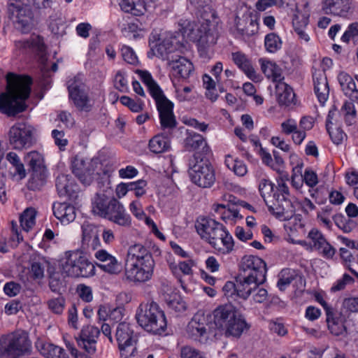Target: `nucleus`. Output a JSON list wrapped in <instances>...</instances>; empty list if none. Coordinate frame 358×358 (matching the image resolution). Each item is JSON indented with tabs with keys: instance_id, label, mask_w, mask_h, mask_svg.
Instances as JSON below:
<instances>
[{
	"instance_id": "62",
	"label": "nucleus",
	"mask_w": 358,
	"mask_h": 358,
	"mask_svg": "<svg viewBox=\"0 0 358 358\" xmlns=\"http://www.w3.org/2000/svg\"><path fill=\"white\" fill-rule=\"evenodd\" d=\"M147 181L145 180H138L130 182V189L134 192L136 197H141L146 193Z\"/></svg>"
},
{
	"instance_id": "30",
	"label": "nucleus",
	"mask_w": 358,
	"mask_h": 358,
	"mask_svg": "<svg viewBox=\"0 0 358 358\" xmlns=\"http://www.w3.org/2000/svg\"><path fill=\"white\" fill-rule=\"evenodd\" d=\"M168 64L173 76L182 79L189 78L194 71L192 62L184 57L170 60Z\"/></svg>"
},
{
	"instance_id": "44",
	"label": "nucleus",
	"mask_w": 358,
	"mask_h": 358,
	"mask_svg": "<svg viewBox=\"0 0 358 358\" xmlns=\"http://www.w3.org/2000/svg\"><path fill=\"white\" fill-rule=\"evenodd\" d=\"M111 203L112 199L105 196H97L93 202L92 211L94 214L106 218L111 209Z\"/></svg>"
},
{
	"instance_id": "45",
	"label": "nucleus",
	"mask_w": 358,
	"mask_h": 358,
	"mask_svg": "<svg viewBox=\"0 0 358 358\" xmlns=\"http://www.w3.org/2000/svg\"><path fill=\"white\" fill-rule=\"evenodd\" d=\"M36 210L33 208L25 209L20 217V222L22 229L28 232L36 224Z\"/></svg>"
},
{
	"instance_id": "50",
	"label": "nucleus",
	"mask_w": 358,
	"mask_h": 358,
	"mask_svg": "<svg viewBox=\"0 0 358 358\" xmlns=\"http://www.w3.org/2000/svg\"><path fill=\"white\" fill-rule=\"evenodd\" d=\"M317 220L320 225L329 229L332 227L333 209L330 206H325L318 213Z\"/></svg>"
},
{
	"instance_id": "16",
	"label": "nucleus",
	"mask_w": 358,
	"mask_h": 358,
	"mask_svg": "<svg viewBox=\"0 0 358 358\" xmlns=\"http://www.w3.org/2000/svg\"><path fill=\"white\" fill-rule=\"evenodd\" d=\"M324 13L343 19H350L355 12L353 0H321Z\"/></svg>"
},
{
	"instance_id": "64",
	"label": "nucleus",
	"mask_w": 358,
	"mask_h": 358,
	"mask_svg": "<svg viewBox=\"0 0 358 358\" xmlns=\"http://www.w3.org/2000/svg\"><path fill=\"white\" fill-rule=\"evenodd\" d=\"M180 357L181 358H205L200 351L190 346L182 348Z\"/></svg>"
},
{
	"instance_id": "60",
	"label": "nucleus",
	"mask_w": 358,
	"mask_h": 358,
	"mask_svg": "<svg viewBox=\"0 0 358 358\" xmlns=\"http://www.w3.org/2000/svg\"><path fill=\"white\" fill-rule=\"evenodd\" d=\"M48 306L52 313L60 315L65 307V299L62 296L51 299L48 301Z\"/></svg>"
},
{
	"instance_id": "3",
	"label": "nucleus",
	"mask_w": 358,
	"mask_h": 358,
	"mask_svg": "<svg viewBox=\"0 0 358 358\" xmlns=\"http://www.w3.org/2000/svg\"><path fill=\"white\" fill-rule=\"evenodd\" d=\"M7 93L0 96V110L8 116L24 110L25 100L30 94L31 80L29 76L8 73L6 76Z\"/></svg>"
},
{
	"instance_id": "12",
	"label": "nucleus",
	"mask_w": 358,
	"mask_h": 358,
	"mask_svg": "<svg viewBox=\"0 0 358 358\" xmlns=\"http://www.w3.org/2000/svg\"><path fill=\"white\" fill-rule=\"evenodd\" d=\"M192 162L189 175L191 180L200 187H210L215 181V171L212 165L203 159Z\"/></svg>"
},
{
	"instance_id": "23",
	"label": "nucleus",
	"mask_w": 358,
	"mask_h": 358,
	"mask_svg": "<svg viewBox=\"0 0 358 358\" xmlns=\"http://www.w3.org/2000/svg\"><path fill=\"white\" fill-rule=\"evenodd\" d=\"M99 334L100 330L94 325L83 327L77 338L78 346L88 354H94L96 352V344Z\"/></svg>"
},
{
	"instance_id": "28",
	"label": "nucleus",
	"mask_w": 358,
	"mask_h": 358,
	"mask_svg": "<svg viewBox=\"0 0 358 358\" xmlns=\"http://www.w3.org/2000/svg\"><path fill=\"white\" fill-rule=\"evenodd\" d=\"M265 280L252 278L251 275L241 273L236 278V296L243 299H247L249 296L257 288V285Z\"/></svg>"
},
{
	"instance_id": "51",
	"label": "nucleus",
	"mask_w": 358,
	"mask_h": 358,
	"mask_svg": "<svg viewBox=\"0 0 358 358\" xmlns=\"http://www.w3.org/2000/svg\"><path fill=\"white\" fill-rule=\"evenodd\" d=\"M264 45L268 52L274 53L282 47L281 38L275 33L268 34L264 38Z\"/></svg>"
},
{
	"instance_id": "18",
	"label": "nucleus",
	"mask_w": 358,
	"mask_h": 358,
	"mask_svg": "<svg viewBox=\"0 0 358 358\" xmlns=\"http://www.w3.org/2000/svg\"><path fill=\"white\" fill-rule=\"evenodd\" d=\"M68 89L69 97L78 110L84 112L91 110L94 101L89 97L87 90L83 84L76 83L69 84Z\"/></svg>"
},
{
	"instance_id": "56",
	"label": "nucleus",
	"mask_w": 358,
	"mask_h": 358,
	"mask_svg": "<svg viewBox=\"0 0 358 358\" xmlns=\"http://www.w3.org/2000/svg\"><path fill=\"white\" fill-rule=\"evenodd\" d=\"M120 103L128 107L134 113H139L143 110L144 103L142 100H134L127 96H122L120 99Z\"/></svg>"
},
{
	"instance_id": "4",
	"label": "nucleus",
	"mask_w": 358,
	"mask_h": 358,
	"mask_svg": "<svg viewBox=\"0 0 358 358\" xmlns=\"http://www.w3.org/2000/svg\"><path fill=\"white\" fill-rule=\"evenodd\" d=\"M195 229L200 238L221 254L227 255L234 249V239L227 228L215 219L199 217Z\"/></svg>"
},
{
	"instance_id": "26",
	"label": "nucleus",
	"mask_w": 358,
	"mask_h": 358,
	"mask_svg": "<svg viewBox=\"0 0 358 358\" xmlns=\"http://www.w3.org/2000/svg\"><path fill=\"white\" fill-rule=\"evenodd\" d=\"M24 161L34 172L32 180H38L39 182L37 185H42L46 176L43 155L37 151H31L26 154Z\"/></svg>"
},
{
	"instance_id": "58",
	"label": "nucleus",
	"mask_w": 358,
	"mask_h": 358,
	"mask_svg": "<svg viewBox=\"0 0 358 358\" xmlns=\"http://www.w3.org/2000/svg\"><path fill=\"white\" fill-rule=\"evenodd\" d=\"M296 217H292L291 221L285 224V229L288 234L287 240L291 243V238L295 239L294 237L296 236V233L297 230H303V225L300 221L299 223H296Z\"/></svg>"
},
{
	"instance_id": "61",
	"label": "nucleus",
	"mask_w": 358,
	"mask_h": 358,
	"mask_svg": "<svg viewBox=\"0 0 358 358\" xmlns=\"http://www.w3.org/2000/svg\"><path fill=\"white\" fill-rule=\"evenodd\" d=\"M350 39H358V22L350 24L341 36V41L345 43H348Z\"/></svg>"
},
{
	"instance_id": "55",
	"label": "nucleus",
	"mask_w": 358,
	"mask_h": 358,
	"mask_svg": "<svg viewBox=\"0 0 358 358\" xmlns=\"http://www.w3.org/2000/svg\"><path fill=\"white\" fill-rule=\"evenodd\" d=\"M295 273L294 271L290 269H283L280 275L277 285L278 288L285 290L294 279Z\"/></svg>"
},
{
	"instance_id": "57",
	"label": "nucleus",
	"mask_w": 358,
	"mask_h": 358,
	"mask_svg": "<svg viewBox=\"0 0 358 358\" xmlns=\"http://www.w3.org/2000/svg\"><path fill=\"white\" fill-rule=\"evenodd\" d=\"M120 52L122 59L128 64L136 65L138 63V57L131 47L123 45L120 48Z\"/></svg>"
},
{
	"instance_id": "52",
	"label": "nucleus",
	"mask_w": 358,
	"mask_h": 358,
	"mask_svg": "<svg viewBox=\"0 0 358 358\" xmlns=\"http://www.w3.org/2000/svg\"><path fill=\"white\" fill-rule=\"evenodd\" d=\"M195 265V261L189 258L187 260L179 262L177 265L171 266V270L175 275L180 272L183 275H190L193 273L192 268Z\"/></svg>"
},
{
	"instance_id": "43",
	"label": "nucleus",
	"mask_w": 358,
	"mask_h": 358,
	"mask_svg": "<svg viewBox=\"0 0 358 358\" xmlns=\"http://www.w3.org/2000/svg\"><path fill=\"white\" fill-rule=\"evenodd\" d=\"M56 187L60 196H71L76 190L71 177L64 174L59 175L57 178Z\"/></svg>"
},
{
	"instance_id": "37",
	"label": "nucleus",
	"mask_w": 358,
	"mask_h": 358,
	"mask_svg": "<svg viewBox=\"0 0 358 358\" xmlns=\"http://www.w3.org/2000/svg\"><path fill=\"white\" fill-rule=\"evenodd\" d=\"M135 73L138 76L139 78L146 85L151 96L155 99L158 96L164 94L163 91L153 79L151 73L146 70L137 69Z\"/></svg>"
},
{
	"instance_id": "8",
	"label": "nucleus",
	"mask_w": 358,
	"mask_h": 358,
	"mask_svg": "<svg viewBox=\"0 0 358 358\" xmlns=\"http://www.w3.org/2000/svg\"><path fill=\"white\" fill-rule=\"evenodd\" d=\"M136 320L142 328L155 334H163L167 327L164 311L155 302L141 304L136 313Z\"/></svg>"
},
{
	"instance_id": "38",
	"label": "nucleus",
	"mask_w": 358,
	"mask_h": 358,
	"mask_svg": "<svg viewBox=\"0 0 358 358\" xmlns=\"http://www.w3.org/2000/svg\"><path fill=\"white\" fill-rule=\"evenodd\" d=\"M122 10L130 13L134 15L141 16L144 15L148 7L143 0H117Z\"/></svg>"
},
{
	"instance_id": "7",
	"label": "nucleus",
	"mask_w": 358,
	"mask_h": 358,
	"mask_svg": "<svg viewBox=\"0 0 358 358\" xmlns=\"http://www.w3.org/2000/svg\"><path fill=\"white\" fill-rule=\"evenodd\" d=\"M148 44L150 50L147 55L150 59L157 57L166 59L169 54L176 51L184 52L185 48L177 36L170 31H152L149 36Z\"/></svg>"
},
{
	"instance_id": "54",
	"label": "nucleus",
	"mask_w": 358,
	"mask_h": 358,
	"mask_svg": "<svg viewBox=\"0 0 358 358\" xmlns=\"http://www.w3.org/2000/svg\"><path fill=\"white\" fill-rule=\"evenodd\" d=\"M125 31L129 34L128 36L138 40L143 38L147 34L148 28L142 26V24L133 22L127 24Z\"/></svg>"
},
{
	"instance_id": "6",
	"label": "nucleus",
	"mask_w": 358,
	"mask_h": 358,
	"mask_svg": "<svg viewBox=\"0 0 358 358\" xmlns=\"http://www.w3.org/2000/svg\"><path fill=\"white\" fill-rule=\"evenodd\" d=\"M58 270L63 278H89L95 274V266L78 250L65 252L58 261Z\"/></svg>"
},
{
	"instance_id": "15",
	"label": "nucleus",
	"mask_w": 358,
	"mask_h": 358,
	"mask_svg": "<svg viewBox=\"0 0 358 358\" xmlns=\"http://www.w3.org/2000/svg\"><path fill=\"white\" fill-rule=\"evenodd\" d=\"M186 333L189 337L202 343H208L215 336L210 330L207 317L201 314L195 315L189 322Z\"/></svg>"
},
{
	"instance_id": "31",
	"label": "nucleus",
	"mask_w": 358,
	"mask_h": 358,
	"mask_svg": "<svg viewBox=\"0 0 358 358\" xmlns=\"http://www.w3.org/2000/svg\"><path fill=\"white\" fill-rule=\"evenodd\" d=\"M231 59L249 79L254 81L259 80V76L256 73L251 59L247 55L241 51H235L231 52Z\"/></svg>"
},
{
	"instance_id": "11",
	"label": "nucleus",
	"mask_w": 358,
	"mask_h": 358,
	"mask_svg": "<svg viewBox=\"0 0 358 358\" xmlns=\"http://www.w3.org/2000/svg\"><path fill=\"white\" fill-rule=\"evenodd\" d=\"M115 338L121 357L131 358L135 355L137 336L131 324L126 322L119 323L115 329Z\"/></svg>"
},
{
	"instance_id": "29",
	"label": "nucleus",
	"mask_w": 358,
	"mask_h": 358,
	"mask_svg": "<svg viewBox=\"0 0 358 358\" xmlns=\"http://www.w3.org/2000/svg\"><path fill=\"white\" fill-rule=\"evenodd\" d=\"M313 80L315 94L319 102L324 105L329 95V88L327 76L323 70H315L313 73Z\"/></svg>"
},
{
	"instance_id": "32",
	"label": "nucleus",
	"mask_w": 358,
	"mask_h": 358,
	"mask_svg": "<svg viewBox=\"0 0 358 358\" xmlns=\"http://www.w3.org/2000/svg\"><path fill=\"white\" fill-rule=\"evenodd\" d=\"M35 345L39 353L45 358H69L64 348L43 339H38Z\"/></svg>"
},
{
	"instance_id": "33",
	"label": "nucleus",
	"mask_w": 358,
	"mask_h": 358,
	"mask_svg": "<svg viewBox=\"0 0 358 358\" xmlns=\"http://www.w3.org/2000/svg\"><path fill=\"white\" fill-rule=\"evenodd\" d=\"M52 210L55 217L63 224L72 222L76 217L75 207L66 202H55Z\"/></svg>"
},
{
	"instance_id": "34",
	"label": "nucleus",
	"mask_w": 358,
	"mask_h": 358,
	"mask_svg": "<svg viewBox=\"0 0 358 358\" xmlns=\"http://www.w3.org/2000/svg\"><path fill=\"white\" fill-rule=\"evenodd\" d=\"M259 63L265 76L277 83L284 80L282 69L274 62L267 58H260Z\"/></svg>"
},
{
	"instance_id": "59",
	"label": "nucleus",
	"mask_w": 358,
	"mask_h": 358,
	"mask_svg": "<svg viewBox=\"0 0 358 358\" xmlns=\"http://www.w3.org/2000/svg\"><path fill=\"white\" fill-rule=\"evenodd\" d=\"M308 23V15L299 10H296L292 20V24L294 30L306 29Z\"/></svg>"
},
{
	"instance_id": "25",
	"label": "nucleus",
	"mask_w": 358,
	"mask_h": 358,
	"mask_svg": "<svg viewBox=\"0 0 358 358\" xmlns=\"http://www.w3.org/2000/svg\"><path fill=\"white\" fill-rule=\"evenodd\" d=\"M15 47L22 52L36 54L43 64L47 59L45 46L43 39L38 36L34 35L29 39L17 41L15 42Z\"/></svg>"
},
{
	"instance_id": "48",
	"label": "nucleus",
	"mask_w": 358,
	"mask_h": 358,
	"mask_svg": "<svg viewBox=\"0 0 358 358\" xmlns=\"http://www.w3.org/2000/svg\"><path fill=\"white\" fill-rule=\"evenodd\" d=\"M6 160L15 168L14 176L22 180L26 177V171L24 164L21 162L19 156L14 152H9L6 156Z\"/></svg>"
},
{
	"instance_id": "36",
	"label": "nucleus",
	"mask_w": 358,
	"mask_h": 358,
	"mask_svg": "<svg viewBox=\"0 0 358 358\" xmlns=\"http://www.w3.org/2000/svg\"><path fill=\"white\" fill-rule=\"evenodd\" d=\"M215 213L220 215V218L227 224H234L243 219L237 208H227L224 204L215 203L212 206Z\"/></svg>"
},
{
	"instance_id": "21",
	"label": "nucleus",
	"mask_w": 358,
	"mask_h": 358,
	"mask_svg": "<svg viewBox=\"0 0 358 358\" xmlns=\"http://www.w3.org/2000/svg\"><path fill=\"white\" fill-rule=\"evenodd\" d=\"M94 256L100 262L97 266L103 271L111 275H118L121 273L122 263L106 250H96Z\"/></svg>"
},
{
	"instance_id": "35",
	"label": "nucleus",
	"mask_w": 358,
	"mask_h": 358,
	"mask_svg": "<svg viewBox=\"0 0 358 358\" xmlns=\"http://www.w3.org/2000/svg\"><path fill=\"white\" fill-rule=\"evenodd\" d=\"M337 78L344 94L352 101L358 103V90L351 76L342 71L338 75Z\"/></svg>"
},
{
	"instance_id": "49",
	"label": "nucleus",
	"mask_w": 358,
	"mask_h": 358,
	"mask_svg": "<svg viewBox=\"0 0 358 358\" xmlns=\"http://www.w3.org/2000/svg\"><path fill=\"white\" fill-rule=\"evenodd\" d=\"M189 1L199 9L201 18L215 17V11L210 6L212 0H189Z\"/></svg>"
},
{
	"instance_id": "24",
	"label": "nucleus",
	"mask_w": 358,
	"mask_h": 358,
	"mask_svg": "<svg viewBox=\"0 0 358 358\" xmlns=\"http://www.w3.org/2000/svg\"><path fill=\"white\" fill-rule=\"evenodd\" d=\"M276 100L279 106L293 108L299 105L293 88L283 80L275 85Z\"/></svg>"
},
{
	"instance_id": "53",
	"label": "nucleus",
	"mask_w": 358,
	"mask_h": 358,
	"mask_svg": "<svg viewBox=\"0 0 358 358\" xmlns=\"http://www.w3.org/2000/svg\"><path fill=\"white\" fill-rule=\"evenodd\" d=\"M340 113L344 117L345 121L348 125H351L355 122L356 111L352 102L345 101L341 108Z\"/></svg>"
},
{
	"instance_id": "10",
	"label": "nucleus",
	"mask_w": 358,
	"mask_h": 358,
	"mask_svg": "<svg viewBox=\"0 0 358 358\" xmlns=\"http://www.w3.org/2000/svg\"><path fill=\"white\" fill-rule=\"evenodd\" d=\"M36 129L26 122H17L9 129L8 139L10 145L17 150L30 148L34 143Z\"/></svg>"
},
{
	"instance_id": "42",
	"label": "nucleus",
	"mask_w": 358,
	"mask_h": 358,
	"mask_svg": "<svg viewBox=\"0 0 358 358\" xmlns=\"http://www.w3.org/2000/svg\"><path fill=\"white\" fill-rule=\"evenodd\" d=\"M224 164L228 169L238 177H243L248 173V167L245 163L231 155H227L225 156Z\"/></svg>"
},
{
	"instance_id": "46",
	"label": "nucleus",
	"mask_w": 358,
	"mask_h": 358,
	"mask_svg": "<svg viewBox=\"0 0 358 358\" xmlns=\"http://www.w3.org/2000/svg\"><path fill=\"white\" fill-rule=\"evenodd\" d=\"M274 187V184L268 178L263 177L259 179V191L266 203L271 202V200H268V199L271 197L275 198L276 196L273 193Z\"/></svg>"
},
{
	"instance_id": "20",
	"label": "nucleus",
	"mask_w": 358,
	"mask_h": 358,
	"mask_svg": "<svg viewBox=\"0 0 358 358\" xmlns=\"http://www.w3.org/2000/svg\"><path fill=\"white\" fill-rule=\"evenodd\" d=\"M274 199L275 201L271 200L270 203H266L269 212L282 221L292 219L294 215V208L291 201L287 198L280 199L279 195Z\"/></svg>"
},
{
	"instance_id": "22",
	"label": "nucleus",
	"mask_w": 358,
	"mask_h": 358,
	"mask_svg": "<svg viewBox=\"0 0 358 358\" xmlns=\"http://www.w3.org/2000/svg\"><path fill=\"white\" fill-rule=\"evenodd\" d=\"M81 249L86 253L98 250L101 245L96 228L88 222H85L82 226Z\"/></svg>"
},
{
	"instance_id": "2",
	"label": "nucleus",
	"mask_w": 358,
	"mask_h": 358,
	"mask_svg": "<svg viewBox=\"0 0 358 358\" xmlns=\"http://www.w3.org/2000/svg\"><path fill=\"white\" fill-rule=\"evenodd\" d=\"M155 260L149 249L141 244H134L128 248L124 276L135 285L150 281L154 273Z\"/></svg>"
},
{
	"instance_id": "19",
	"label": "nucleus",
	"mask_w": 358,
	"mask_h": 358,
	"mask_svg": "<svg viewBox=\"0 0 358 358\" xmlns=\"http://www.w3.org/2000/svg\"><path fill=\"white\" fill-rule=\"evenodd\" d=\"M159 112L160 124L162 128H173L176 121L173 114V103L164 94L154 99Z\"/></svg>"
},
{
	"instance_id": "14",
	"label": "nucleus",
	"mask_w": 358,
	"mask_h": 358,
	"mask_svg": "<svg viewBox=\"0 0 358 358\" xmlns=\"http://www.w3.org/2000/svg\"><path fill=\"white\" fill-rule=\"evenodd\" d=\"M99 164L97 159H90L76 156L71 163L73 174L84 185H89L95 179L96 169Z\"/></svg>"
},
{
	"instance_id": "47",
	"label": "nucleus",
	"mask_w": 358,
	"mask_h": 358,
	"mask_svg": "<svg viewBox=\"0 0 358 358\" xmlns=\"http://www.w3.org/2000/svg\"><path fill=\"white\" fill-rule=\"evenodd\" d=\"M166 301L169 308L177 313H182L187 310V306L185 301L177 293L170 295Z\"/></svg>"
},
{
	"instance_id": "5",
	"label": "nucleus",
	"mask_w": 358,
	"mask_h": 358,
	"mask_svg": "<svg viewBox=\"0 0 358 358\" xmlns=\"http://www.w3.org/2000/svg\"><path fill=\"white\" fill-rule=\"evenodd\" d=\"M213 322L216 328L227 337H239L249 329L243 316L231 304L220 306L214 310Z\"/></svg>"
},
{
	"instance_id": "41",
	"label": "nucleus",
	"mask_w": 358,
	"mask_h": 358,
	"mask_svg": "<svg viewBox=\"0 0 358 358\" xmlns=\"http://www.w3.org/2000/svg\"><path fill=\"white\" fill-rule=\"evenodd\" d=\"M148 148L150 152L161 154L170 150L171 141L167 136L163 134H157L150 140Z\"/></svg>"
},
{
	"instance_id": "63",
	"label": "nucleus",
	"mask_w": 358,
	"mask_h": 358,
	"mask_svg": "<svg viewBox=\"0 0 358 358\" xmlns=\"http://www.w3.org/2000/svg\"><path fill=\"white\" fill-rule=\"evenodd\" d=\"M76 292L79 297L85 302H91L93 299L92 289L90 286L80 284L77 286Z\"/></svg>"
},
{
	"instance_id": "27",
	"label": "nucleus",
	"mask_w": 358,
	"mask_h": 358,
	"mask_svg": "<svg viewBox=\"0 0 358 358\" xmlns=\"http://www.w3.org/2000/svg\"><path fill=\"white\" fill-rule=\"evenodd\" d=\"M110 207L111 209L106 217V219L121 227H128L131 226V216L127 213L122 203L113 198Z\"/></svg>"
},
{
	"instance_id": "1",
	"label": "nucleus",
	"mask_w": 358,
	"mask_h": 358,
	"mask_svg": "<svg viewBox=\"0 0 358 358\" xmlns=\"http://www.w3.org/2000/svg\"><path fill=\"white\" fill-rule=\"evenodd\" d=\"M178 24L183 37L196 42L200 56L209 58L218 38L217 17H202L196 25L188 20L180 19Z\"/></svg>"
},
{
	"instance_id": "39",
	"label": "nucleus",
	"mask_w": 358,
	"mask_h": 358,
	"mask_svg": "<svg viewBox=\"0 0 358 358\" xmlns=\"http://www.w3.org/2000/svg\"><path fill=\"white\" fill-rule=\"evenodd\" d=\"M185 147L189 151H196L201 148L204 152L208 150L204 138L201 134L189 130L187 131Z\"/></svg>"
},
{
	"instance_id": "13",
	"label": "nucleus",
	"mask_w": 358,
	"mask_h": 358,
	"mask_svg": "<svg viewBox=\"0 0 358 358\" xmlns=\"http://www.w3.org/2000/svg\"><path fill=\"white\" fill-rule=\"evenodd\" d=\"M308 241L291 238L292 243L303 246L307 250H318L326 258L335 255V249L327 242L324 235L317 229H312L308 234Z\"/></svg>"
},
{
	"instance_id": "17",
	"label": "nucleus",
	"mask_w": 358,
	"mask_h": 358,
	"mask_svg": "<svg viewBox=\"0 0 358 358\" xmlns=\"http://www.w3.org/2000/svg\"><path fill=\"white\" fill-rule=\"evenodd\" d=\"M240 268L241 273L246 276L251 275L252 278L266 280V263L257 256L245 255L241 259Z\"/></svg>"
},
{
	"instance_id": "40",
	"label": "nucleus",
	"mask_w": 358,
	"mask_h": 358,
	"mask_svg": "<svg viewBox=\"0 0 358 358\" xmlns=\"http://www.w3.org/2000/svg\"><path fill=\"white\" fill-rule=\"evenodd\" d=\"M289 158L290 162L293 165L292 184L294 188L299 189L303 185L302 168L303 166V164L299 158L298 155L294 152L290 154Z\"/></svg>"
},
{
	"instance_id": "9",
	"label": "nucleus",
	"mask_w": 358,
	"mask_h": 358,
	"mask_svg": "<svg viewBox=\"0 0 358 358\" xmlns=\"http://www.w3.org/2000/svg\"><path fill=\"white\" fill-rule=\"evenodd\" d=\"M31 341L28 334L16 331L0 338V358H20L30 351Z\"/></svg>"
}]
</instances>
